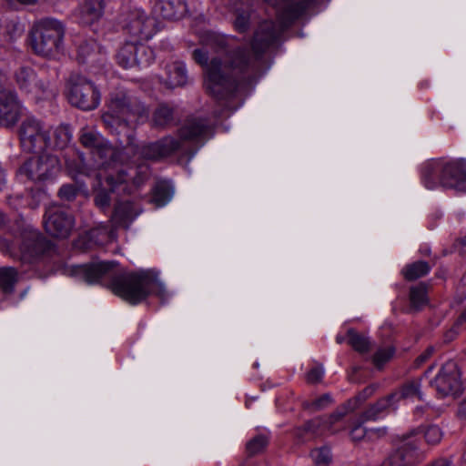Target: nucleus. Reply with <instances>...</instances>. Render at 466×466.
Returning <instances> with one entry per match:
<instances>
[{
	"label": "nucleus",
	"instance_id": "nucleus-33",
	"mask_svg": "<svg viewBox=\"0 0 466 466\" xmlns=\"http://www.w3.org/2000/svg\"><path fill=\"white\" fill-rule=\"evenodd\" d=\"M135 60L134 66L146 67L153 62L154 52L149 46L137 43Z\"/></svg>",
	"mask_w": 466,
	"mask_h": 466
},
{
	"label": "nucleus",
	"instance_id": "nucleus-35",
	"mask_svg": "<svg viewBox=\"0 0 466 466\" xmlns=\"http://www.w3.org/2000/svg\"><path fill=\"white\" fill-rule=\"evenodd\" d=\"M228 38L217 33L208 32L202 39L206 47H210L215 51L222 50L226 47Z\"/></svg>",
	"mask_w": 466,
	"mask_h": 466
},
{
	"label": "nucleus",
	"instance_id": "nucleus-21",
	"mask_svg": "<svg viewBox=\"0 0 466 466\" xmlns=\"http://www.w3.org/2000/svg\"><path fill=\"white\" fill-rule=\"evenodd\" d=\"M78 59L83 63L101 64L106 60V56L97 43L90 39L78 46Z\"/></svg>",
	"mask_w": 466,
	"mask_h": 466
},
{
	"label": "nucleus",
	"instance_id": "nucleus-26",
	"mask_svg": "<svg viewBox=\"0 0 466 466\" xmlns=\"http://www.w3.org/2000/svg\"><path fill=\"white\" fill-rule=\"evenodd\" d=\"M23 28L19 23L14 20H3L0 22V38L5 42H13L21 36Z\"/></svg>",
	"mask_w": 466,
	"mask_h": 466
},
{
	"label": "nucleus",
	"instance_id": "nucleus-17",
	"mask_svg": "<svg viewBox=\"0 0 466 466\" xmlns=\"http://www.w3.org/2000/svg\"><path fill=\"white\" fill-rule=\"evenodd\" d=\"M156 15L167 20H177L184 17L187 6L184 0H157L153 6Z\"/></svg>",
	"mask_w": 466,
	"mask_h": 466
},
{
	"label": "nucleus",
	"instance_id": "nucleus-7",
	"mask_svg": "<svg viewBox=\"0 0 466 466\" xmlns=\"http://www.w3.org/2000/svg\"><path fill=\"white\" fill-rule=\"evenodd\" d=\"M356 409V405L349 406L345 403L336 411L327 417L316 418L304 424L302 429L298 431V437L304 440L321 435L325 431L335 433L344 428H337L336 425L350 411Z\"/></svg>",
	"mask_w": 466,
	"mask_h": 466
},
{
	"label": "nucleus",
	"instance_id": "nucleus-16",
	"mask_svg": "<svg viewBox=\"0 0 466 466\" xmlns=\"http://www.w3.org/2000/svg\"><path fill=\"white\" fill-rule=\"evenodd\" d=\"M80 142L85 147L91 149L101 159L107 157H111L115 154L113 147L107 144L103 137L95 131L83 129L80 135Z\"/></svg>",
	"mask_w": 466,
	"mask_h": 466
},
{
	"label": "nucleus",
	"instance_id": "nucleus-11",
	"mask_svg": "<svg viewBox=\"0 0 466 466\" xmlns=\"http://www.w3.org/2000/svg\"><path fill=\"white\" fill-rule=\"evenodd\" d=\"M441 397L455 396L461 390L460 373L453 361L446 362L431 382Z\"/></svg>",
	"mask_w": 466,
	"mask_h": 466
},
{
	"label": "nucleus",
	"instance_id": "nucleus-43",
	"mask_svg": "<svg viewBox=\"0 0 466 466\" xmlns=\"http://www.w3.org/2000/svg\"><path fill=\"white\" fill-rule=\"evenodd\" d=\"M376 387L375 386H369L365 388L362 392H360L355 399L350 400L347 403L349 406L356 405V409L359 407L360 403L366 400L368 398H370L374 392H375Z\"/></svg>",
	"mask_w": 466,
	"mask_h": 466
},
{
	"label": "nucleus",
	"instance_id": "nucleus-38",
	"mask_svg": "<svg viewBox=\"0 0 466 466\" xmlns=\"http://www.w3.org/2000/svg\"><path fill=\"white\" fill-rule=\"evenodd\" d=\"M268 445V438L265 435H258L251 439L246 445L248 453L250 456L261 452Z\"/></svg>",
	"mask_w": 466,
	"mask_h": 466
},
{
	"label": "nucleus",
	"instance_id": "nucleus-54",
	"mask_svg": "<svg viewBox=\"0 0 466 466\" xmlns=\"http://www.w3.org/2000/svg\"><path fill=\"white\" fill-rule=\"evenodd\" d=\"M107 235V238H110V239H113L115 237H114V233L113 231H110Z\"/></svg>",
	"mask_w": 466,
	"mask_h": 466
},
{
	"label": "nucleus",
	"instance_id": "nucleus-49",
	"mask_svg": "<svg viewBox=\"0 0 466 466\" xmlns=\"http://www.w3.org/2000/svg\"><path fill=\"white\" fill-rule=\"evenodd\" d=\"M458 415L461 418H466V399L460 403Z\"/></svg>",
	"mask_w": 466,
	"mask_h": 466
},
{
	"label": "nucleus",
	"instance_id": "nucleus-52",
	"mask_svg": "<svg viewBox=\"0 0 466 466\" xmlns=\"http://www.w3.org/2000/svg\"><path fill=\"white\" fill-rule=\"evenodd\" d=\"M102 232H106V229H102V230L94 229V230L91 231V236L92 237H96V236H98Z\"/></svg>",
	"mask_w": 466,
	"mask_h": 466
},
{
	"label": "nucleus",
	"instance_id": "nucleus-34",
	"mask_svg": "<svg viewBox=\"0 0 466 466\" xmlns=\"http://www.w3.org/2000/svg\"><path fill=\"white\" fill-rule=\"evenodd\" d=\"M244 7L236 10V19L234 21L235 28L239 32H244L248 26L250 0H243Z\"/></svg>",
	"mask_w": 466,
	"mask_h": 466
},
{
	"label": "nucleus",
	"instance_id": "nucleus-12",
	"mask_svg": "<svg viewBox=\"0 0 466 466\" xmlns=\"http://www.w3.org/2000/svg\"><path fill=\"white\" fill-rule=\"evenodd\" d=\"M46 232L55 238H67L73 228V218L59 207L47 208L44 219Z\"/></svg>",
	"mask_w": 466,
	"mask_h": 466
},
{
	"label": "nucleus",
	"instance_id": "nucleus-9",
	"mask_svg": "<svg viewBox=\"0 0 466 466\" xmlns=\"http://www.w3.org/2000/svg\"><path fill=\"white\" fill-rule=\"evenodd\" d=\"M60 169L58 158L51 154H43L29 158L19 169V174L34 181L46 180Z\"/></svg>",
	"mask_w": 466,
	"mask_h": 466
},
{
	"label": "nucleus",
	"instance_id": "nucleus-53",
	"mask_svg": "<svg viewBox=\"0 0 466 466\" xmlns=\"http://www.w3.org/2000/svg\"><path fill=\"white\" fill-rule=\"evenodd\" d=\"M465 320H466V309L461 313V315L458 319V323H462Z\"/></svg>",
	"mask_w": 466,
	"mask_h": 466
},
{
	"label": "nucleus",
	"instance_id": "nucleus-3",
	"mask_svg": "<svg viewBox=\"0 0 466 466\" xmlns=\"http://www.w3.org/2000/svg\"><path fill=\"white\" fill-rule=\"evenodd\" d=\"M422 181L429 189L438 185L444 187L466 188V161L436 160L426 164L422 171Z\"/></svg>",
	"mask_w": 466,
	"mask_h": 466
},
{
	"label": "nucleus",
	"instance_id": "nucleus-41",
	"mask_svg": "<svg viewBox=\"0 0 466 466\" xmlns=\"http://www.w3.org/2000/svg\"><path fill=\"white\" fill-rule=\"evenodd\" d=\"M364 422L363 416L361 415L359 421L352 426L350 435L353 441H360L365 438L367 430L362 426Z\"/></svg>",
	"mask_w": 466,
	"mask_h": 466
},
{
	"label": "nucleus",
	"instance_id": "nucleus-15",
	"mask_svg": "<svg viewBox=\"0 0 466 466\" xmlns=\"http://www.w3.org/2000/svg\"><path fill=\"white\" fill-rule=\"evenodd\" d=\"M21 236L19 258L24 262L31 263L44 252L43 238L30 225L25 228Z\"/></svg>",
	"mask_w": 466,
	"mask_h": 466
},
{
	"label": "nucleus",
	"instance_id": "nucleus-10",
	"mask_svg": "<svg viewBox=\"0 0 466 466\" xmlns=\"http://www.w3.org/2000/svg\"><path fill=\"white\" fill-rule=\"evenodd\" d=\"M417 431L404 434L398 447L387 457L381 466H412L420 459Z\"/></svg>",
	"mask_w": 466,
	"mask_h": 466
},
{
	"label": "nucleus",
	"instance_id": "nucleus-13",
	"mask_svg": "<svg viewBox=\"0 0 466 466\" xmlns=\"http://www.w3.org/2000/svg\"><path fill=\"white\" fill-rule=\"evenodd\" d=\"M23 114V106L16 94L8 89H0V126L14 127Z\"/></svg>",
	"mask_w": 466,
	"mask_h": 466
},
{
	"label": "nucleus",
	"instance_id": "nucleus-5",
	"mask_svg": "<svg viewBox=\"0 0 466 466\" xmlns=\"http://www.w3.org/2000/svg\"><path fill=\"white\" fill-rule=\"evenodd\" d=\"M128 175L116 162L102 164L97 174L98 188L96 189L95 203L101 208L106 209L110 206V193L116 190L126 191L124 184L127 181Z\"/></svg>",
	"mask_w": 466,
	"mask_h": 466
},
{
	"label": "nucleus",
	"instance_id": "nucleus-24",
	"mask_svg": "<svg viewBox=\"0 0 466 466\" xmlns=\"http://www.w3.org/2000/svg\"><path fill=\"white\" fill-rule=\"evenodd\" d=\"M173 195L174 188L172 184L168 181H159L153 189L150 201L157 208H162L171 200Z\"/></svg>",
	"mask_w": 466,
	"mask_h": 466
},
{
	"label": "nucleus",
	"instance_id": "nucleus-19",
	"mask_svg": "<svg viewBox=\"0 0 466 466\" xmlns=\"http://www.w3.org/2000/svg\"><path fill=\"white\" fill-rule=\"evenodd\" d=\"M16 84L21 90L28 93L45 91L46 86L37 81L36 75L31 67L22 66L15 75Z\"/></svg>",
	"mask_w": 466,
	"mask_h": 466
},
{
	"label": "nucleus",
	"instance_id": "nucleus-55",
	"mask_svg": "<svg viewBox=\"0 0 466 466\" xmlns=\"http://www.w3.org/2000/svg\"><path fill=\"white\" fill-rule=\"evenodd\" d=\"M415 412L417 414L422 412V408L421 407H417L416 410H415Z\"/></svg>",
	"mask_w": 466,
	"mask_h": 466
},
{
	"label": "nucleus",
	"instance_id": "nucleus-1",
	"mask_svg": "<svg viewBox=\"0 0 466 466\" xmlns=\"http://www.w3.org/2000/svg\"><path fill=\"white\" fill-rule=\"evenodd\" d=\"M148 117L147 107L126 93H117L110 100L108 110L103 115L105 126L112 132L118 134L124 132L127 140L121 145L129 153L138 155V158L148 160H160L180 150L185 142L208 138L211 132V126L206 119L194 117L186 121L177 133V137L166 136L161 139L145 144L141 147L134 145L129 134L138 123Z\"/></svg>",
	"mask_w": 466,
	"mask_h": 466
},
{
	"label": "nucleus",
	"instance_id": "nucleus-6",
	"mask_svg": "<svg viewBox=\"0 0 466 466\" xmlns=\"http://www.w3.org/2000/svg\"><path fill=\"white\" fill-rule=\"evenodd\" d=\"M67 97L72 106L86 111L96 108L101 100L97 86L79 74L70 76Z\"/></svg>",
	"mask_w": 466,
	"mask_h": 466
},
{
	"label": "nucleus",
	"instance_id": "nucleus-14",
	"mask_svg": "<svg viewBox=\"0 0 466 466\" xmlns=\"http://www.w3.org/2000/svg\"><path fill=\"white\" fill-rule=\"evenodd\" d=\"M155 21L141 9L135 8L127 16L126 28L128 33L139 39H149L154 34Z\"/></svg>",
	"mask_w": 466,
	"mask_h": 466
},
{
	"label": "nucleus",
	"instance_id": "nucleus-4",
	"mask_svg": "<svg viewBox=\"0 0 466 466\" xmlns=\"http://www.w3.org/2000/svg\"><path fill=\"white\" fill-rule=\"evenodd\" d=\"M65 28L61 22L44 18L36 22L32 30V47L43 56H53L62 47Z\"/></svg>",
	"mask_w": 466,
	"mask_h": 466
},
{
	"label": "nucleus",
	"instance_id": "nucleus-32",
	"mask_svg": "<svg viewBox=\"0 0 466 466\" xmlns=\"http://www.w3.org/2000/svg\"><path fill=\"white\" fill-rule=\"evenodd\" d=\"M430 271V266L427 262L417 261L406 266L402 269L404 278L408 280H414L427 275Z\"/></svg>",
	"mask_w": 466,
	"mask_h": 466
},
{
	"label": "nucleus",
	"instance_id": "nucleus-31",
	"mask_svg": "<svg viewBox=\"0 0 466 466\" xmlns=\"http://www.w3.org/2000/svg\"><path fill=\"white\" fill-rule=\"evenodd\" d=\"M427 302V288L424 284L420 283L410 288V303L412 309L420 310Z\"/></svg>",
	"mask_w": 466,
	"mask_h": 466
},
{
	"label": "nucleus",
	"instance_id": "nucleus-22",
	"mask_svg": "<svg viewBox=\"0 0 466 466\" xmlns=\"http://www.w3.org/2000/svg\"><path fill=\"white\" fill-rule=\"evenodd\" d=\"M420 387V379H413L406 381L398 390L392 392L390 398H393L395 403L400 400H422Z\"/></svg>",
	"mask_w": 466,
	"mask_h": 466
},
{
	"label": "nucleus",
	"instance_id": "nucleus-40",
	"mask_svg": "<svg viewBox=\"0 0 466 466\" xmlns=\"http://www.w3.org/2000/svg\"><path fill=\"white\" fill-rule=\"evenodd\" d=\"M393 353L394 349L391 347L380 349L379 350H377L373 357V363L378 368H380L384 363L390 360V358L393 356Z\"/></svg>",
	"mask_w": 466,
	"mask_h": 466
},
{
	"label": "nucleus",
	"instance_id": "nucleus-37",
	"mask_svg": "<svg viewBox=\"0 0 466 466\" xmlns=\"http://www.w3.org/2000/svg\"><path fill=\"white\" fill-rule=\"evenodd\" d=\"M310 456L315 466H328L331 461V453L328 447H321L313 450Z\"/></svg>",
	"mask_w": 466,
	"mask_h": 466
},
{
	"label": "nucleus",
	"instance_id": "nucleus-48",
	"mask_svg": "<svg viewBox=\"0 0 466 466\" xmlns=\"http://www.w3.org/2000/svg\"><path fill=\"white\" fill-rule=\"evenodd\" d=\"M456 248L461 254H466V236L456 242Z\"/></svg>",
	"mask_w": 466,
	"mask_h": 466
},
{
	"label": "nucleus",
	"instance_id": "nucleus-45",
	"mask_svg": "<svg viewBox=\"0 0 466 466\" xmlns=\"http://www.w3.org/2000/svg\"><path fill=\"white\" fill-rule=\"evenodd\" d=\"M323 374L322 367H315L308 372L307 380L310 383H316L322 379Z\"/></svg>",
	"mask_w": 466,
	"mask_h": 466
},
{
	"label": "nucleus",
	"instance_id": "nucleus-50",
	"mask_svg": "<svg viewBox=\"0 0 466 466\" xmlns=\"http://www.w3.org/2000/svg\"><path fill=\"white\" fill-rule=\"evenodd\" d=\"M431 466H451V462L446 459L437 460Z\"/></svg>",
	"mask_w": 466,
	"mask_h": 466
},
{
	"label": "nucleus",
	"instance_id": "nucleus-20",
	"mask_svg": "<svg viewBox=\"0 0 466 466\" xmlns=\"http://www.w3.org/2000/svg\"><path fill=\"white\" fill-rule=\"evenodd\" d=\"M165 84L169 88L183 86L187 81V69L184 63L176 61L167 66Z\"/></svg>",
	"mask_w": 466,
	"mask_h": 466
},
{
	"label": "nucleus",
	"instance_id": "nucleus-2",
	"mask_svg": "<svg viewBox=\"0 0 466 466\" xmlns=\"http://www.w3.org/2000/svg\"><path fill=\"white\" fill-rule=\"evenodd\" d=\"M69 271L72 276L88 284L106 285L115 295L132 305L144 301L150 295L157 296L161 302H166L171 297L157 272L151 269L117 273L114 262L103 261L73 266Z\"/></svg>",
	"mask_w": 466,
	"mask_h": 466
},
{
	"label": "nucleus",
	"instance_id": "nucleus-44",
	"mask_svg": "<svg viewBox=\"0 0 466 466\" xmlns=\"http://www.w3.org/2000/svg\"><path fill=\"white\" fill-rule=\"evenodd\" d=\"M77 193V188L75 185H64L59 190V196L66 200H72Z\"/></svg>",
	"mask_w": 466,
	"mask_h": 466
},
{
	"label": "nucleus",
	"instance_id": "nucleus-30",
	"mask_svg": "<svg viewBox=\"0 0 466 466\" xmlns=\"http://www.w3.org/2000/svg\"><path fill=\"white\" fill-rule=\"evenodd\" d=\"M71 139V133L65 126H59L53 130V136L49 135V141L46 147H65Z\"/></svg>",
	"mask_w": 466,
	"mask_h": 466
},
{
	"label": "nucleus",
	"instance_id": "nucleus-36",
	"mask_svg": "<svg viewBox=\"0 0 466 466\" xmlns=\"http://www.w3.org/2000/svg\"><path fill=\"white\" fill-rule=\"evenodd\" d=\"M17 272L13 268H0V287L5 292L13 290V287L16 282Z\"/></svg>",
	"mask_w": 466,
	"mask_h": 466
},
{
	"label": "nucleus",
	"instance_id": "nucleus-27",
	"mask_svg": "<svg viewBox=\"0 0 466 466\" xmlns=\"http://www.w3.org/2000/svg\"><path fill=\"white\" fill-rule=\"evenodd\" d=\"M136 52L137 43L127 42L116 54L117 63L124 68L133 67Z\"/></svg>",
	"mask_w": 466,
	"mask_h": 466
},
{
	"label": "nucleus",
	"instance_id": "nucleus-8",
	"mask_svg": "<svg viewBox=\"0 0 466 466\" xmlns=\"http://www.w3.org/2000/svg\"><path fill=\"white\" fill-rule=\"evenodd\" d=\"M50 128L34 117L25 119L19 128L20 142L27 152L44 150L48 145Z\"/></svg>",
	"mask_w": 466,
	"mask_h": 466
},
{
	"label": "nucleus",
	"instance_id": "nucleus-39",
	"mask_svg": "<svg viewBox=\"0 0 466 466\" xmlns=\"http://www.w3.org/2000/svg\"><path fill=\"white\" fill-rule=\"evenodd\" d=\"M443 437L441 429L437 425H431L424 431V438L428 444L436 445Z\"/></svg>",
	"mask_w": 466,
	"mask_h": 466
},
{
	"label": "nucleus",
	"instance_id": "nucleus-51",
	"mask_svg": "<svg viewBox=\"0 0 466 466\" xmlns=\"http://www.w3.org/2000/svg\"><path fill=\"white\" fill-rule=\"evenodd\" d=\"M345 340H346V338H345L343 335L338 334V335L336 336V341H337V343L341 344V343H343Z\"/></svg>",
	"mask_w": 466,
	"mask_h": 466
},
{
	"label": "nucleus",
	"instance_id": "nucleus-42",
	"mask_svg": "<svg viewBox=\"0 0 466 466\" xmlns=\"http://www.w3.org/2000/svg\"><path fill=\"white\" fill-rule=\"evenodd\" d=\"M332 403V398L329 394H323L322 396L314 400L308 407L314 410H320L327 408Z\"/></svg>",
	"mask_w": 466,
	"mask_h": 466
},
{
	"label": "nucleus",
	"instance_id": "nucleus-23",
	"mask_svg": "<svg viewBox=\"0 0 466 466\" xmlns=\"http://www.w3.org/2000/svg\"><path fill=\"white\" fill-rule=\"evenodd\" d=\"M138 214L139 211L134 208L131 202L125 201L116 206L112 218L118 225L127 226Z\"/></svg>",
	"mask_w": 466,
	"mask_h": 466
},
{
	"label": "nucleus",
	"instance_id": "nucleus-46",
	"mask_svg": "<svg viewBox=\"0 0 466 466\" xmlns=\"http://www.w3.org/2000/svg\"><path fill=\"white\" fill-rule=\"evenodd\" d=\"M457 291L461 295V300L466 298V270L463 274L462 278L460 280V283L457 287Z\"/></svg>",
	"mask_w": 466,
	"mask_h": 466
},
{
	"label": "nucleus",
	"instance_id": "nucleus-25",
	"mask_svg": "<svg viewBox=\"0 0 466 466\" xmlns=\"http://www.w3.org/2000/svg\"><path fill=\"white\" fill-rule=\"evenodd\" d=\"M395 401L390 398V394L379 400L375 404L370 406L362 414L363 421L376 420L380 413L393 406Z\"/></svg>",
	"mask_w": 466,
	"mask_h": 466
},
{
	"label": "nucleus",
	"instance_id": "nucleus-29",
	"mask_svg": "<svg viewBox=\"0 0 466 466\" xmlns=\"http://www.w3.org/2000/svg\"><path fill=\"white\" fill-rule=\"evenodd\" d=\"M173 121V109L167 105H159L154 111L152 124L156 127L164 128Z\"/></svg>",
	"mask_w": 466,
	"mask_h": 466
},
{
	"label": "nucleus",
	"instance_id": "nucleus-28",
	"mask_svg": "<svg viewBox=\"0 0 466 466\" xmlns=\"http://www.w3.org/2000/svg\"><path fill=\"white\" fill-rule=\"evenodd\" d=\"M348 343L358 352L366 353L371 348L370 340L363 334L358 333L353 329L347 331Z\"/></svg>",
	"mask_w": 466,
	"mask_h": 466
},
{
	"label": "nucleus",
	"instance_id": "nucleus-18",
	"mask_svg": "<svg viewBox=\"0 0 466 466\" xmlns=\"http://www.w3.org/2000/svg\"><path fill=\"white\" fill-rule=\"evenodd\" d=\"M104 12V0H84L76 16L80 23L90 25L100 19Z\"/></svg>",
	"mask_w": 466,
	"mask_h": 466
},
{
	"label": "nucleus",
	"instance_id": "nucleus-47",
	"mask_svg": "<svg viewBox=\"0 0 466 466\" xmlns=\"http://www.w3.org/2000/svg\"><path fill=\"white\" fill-rule=\"evenodd\" d=\"M433 352V348H428L422 354H420L417 360H416V362L418 365H420L422 364L423 362H425L432 354Z\"/></svg>",
	"mask_w": 466,
	"mask_h": 466
}]
</instances>
